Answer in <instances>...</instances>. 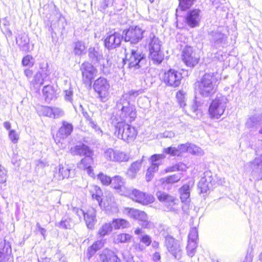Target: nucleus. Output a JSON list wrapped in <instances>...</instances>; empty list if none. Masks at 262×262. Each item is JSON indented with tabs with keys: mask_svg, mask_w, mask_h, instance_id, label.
<instances>
[{
	"mask_svg": "<svg viewBox=\"0 0 262 262\" xmlns=\"http://www.w3.org/2000/svg\"><path fill=\"white\" fill-rule=\"evenodd\" d=\"M139 95L138 91L130 90L123 94L117 102L116 105L117 115L119 116V117H117V119L119 121L125 122L126 120L132 122L135 120L137 116L136 107L130 102L134 100Z\"/></svg>",
	"mask_w": 262,
	"mask_h": 262,
	"instance_id": "1",
	"label": "nucleus"
},
{
	"mask_svg": "<svg viewBox=\"0 0 262 262\" xmlns=\"http://www.w3.org/2000/svg\"><path fill=\"white\" fill-rule=\"evenodd\" d=\"M112 124L115 127V135L119 138L127 142H133L137 135L136 129L123 121H119L117 117L113 115L111 118Z\"/></svg>",
	"mask_w": 262,
	"mask_h": 262,
	"instance_id": "2",
	"label": "nucleus"
},
{
	"mask_svg": "<svg viewBox=\"0 0 262 262\" xmlns=\"http://www.w3.org/2000/svg\"><path fill=\"white\" fill-rule=\"evenodd\" d=\"M221 78L214 73L205 74L198 82V89L203 96L209 97L215 93Z\"/></svg>",
	"mask_w": 262,
	"mask_h": 262,
	"instance_id": "3",
	"label": "nucleus"
},
{
	"mask_svg": "<svg viewBox=\"0 0 262 262\" xmlns=\"http://www.w3.org/2000/svg\"><path fill=\"white\" fill-rule=\"evenodd\" d=\"M124 64L133 71L141 68L146 62L144 55L140 51L132 49L130 53L126 54L125 60H123Z\"/></svg>",
	"mask_w": 262,
	"mask_h": 262,
	"instance_id": "4",
	"label": "nucleus"
},
{
	"mask_svg": "<svg viewBox=\"0 0 262 262\" xmlns=\"http://www.w3.org/2000/svg\"><path fill=\"white\" fill-rule=\"evenodd\" d=\"M227 103L228 99L224 96H217L212 100L208 109L210 118L219 119L224 114Z\"/></svg>",
	"mask_w": 262,
	"mask_h": 262,
	"instance_id": "5",
	"label": "nucleus"
},
{
	"mask_svg": "<svg viewBox=\"0 0 262 262\" xmlns=\"http://www.w3.org/2000/svg\"><path fill=\"white\" fill-rule=\"evenodd\" d=\"M123 213L130 217L138 220L139 224L144 228L150 229L154 227V223L148 220L147 214L144 211L131 208H125L123 209Z\"/></svg>",
	"mask_w": 262,
	"mask_h": 262,
	"instance_id": "6",
	"label": "nucleus"
},
{
	"mask_svg": "<svg viewBox=\"0 0 262 262\" xmlns=\"http://www.w3.org/2000/svg\"><path fill=\"white\" fill-rule=\"evenodd\" d=\"M89 57L94 64L98 63L100 66V69L104 73H108V68L111 63L109 60L103 58L102 52L98 48H90L89 49Z\"/></svg>",
	"mask_w": 262,
	"mask_h": 262,
	"instance_id": "7",
	"label": "nucleus"
},
{
	"mask_svg": "<svg viewBox=\"0 0 262 262\" xmlns=\"http://www.w3.org/2000/svg\"><path fill=\"white\" fill-rule=\"evenodd\" d=\"M156 196L158 200L163 203L167 211L177 212L179 201L176 197L162 191H158Z\"/></svg>",
	"mask_w": 262,
	"mask_h": 262,
	"instance_id": "8",
	"label": "nucleus"
},
{
	"mask_svg": "<svg viewBox=\"0 0 262 262\" xmlns=\"http://www.w3.org/2000/svg\"><path fill=\"white\" fill-rule=\"evenodd\" d=\"M121 195L128 196L133 200L143 205H147L154 201V198L152 195L146 194L136 189L132 191L127 189L123 192H121Z\"/></svg>",
	"mask_w": 262,
	"mask_h": 262,
	"instance_id": "9",
	"label": "nucleus"
},
{
	"mask_svg": "<svg viewBox=\"0 0 262 262\" xmlns=\"http://www.w3.org/2000/svg\"><path fill=\"white\" fill-rule=\"evenodd\" d=\"M110 87V85L107 79L103 77L96 79L93 85L94 90L102 102L106 101L108 98Z\"/></svg>",
	"mask_w": 262,
	"mask_h": 262,
	"instance_id": "10",
	"label": "nucleus"
},
{
	"mask_svg": "<svg viewBox=\"0 0 262 262\" xmlns=\"http://www.w3.org/2000/svg\"><path fill=\"white\" fill-rule=\"evenodd\" d=\"M104 156L107 161L118 163L127 162L130 159L129 153L119 150H115L112 148L105 150Z\"/></svg>",
	"mask_w": 262,
	"mask_h": 262,
	"instance_id": "11",
	"label": "nucleus"
},
{
	"mask_svg": "<svg viewBox=\"0 0 262 262\" xmlns=\"http://www.w3.org/2000/svg\"><path fill=\"white\" fill-rule=\"evenodd\" d=\"M145 32L139 26L130 27L127 30L123 31V33L125 32L124 40L132 44H136L142 39Z\"/></svg>",
	"mask_w": 262,
	"mask_h": 262,
	"instance_id": "12",
	"label": "nucleus"
},
{
	"mask_svg": "<svg viewBox=\"0 0 262 262\" xmlns=\"http://www.w3.org/2000/svg\"><path fill=\"white\" fill-rule=\"evenodd\" d=\"M80 70L82 73V80L83 83L91 85L97 72L96 69L91 63L84 62L81 65Z\"/></svg>",
	"mask_w": 262,
	"mask_h": 262,
	"instance_id": "13",
	"label": "nucleus"
},
{
	"mask_svg": "<svg viewBox=\"0 0 262 262\" xmlns=\"http://www.w3.org/2000/svg\"><path fill=\"white\" fill-rule=\"evenodd\" d=\"M182 60L187 66L194 67L198 63L199 57L191 47L186 46L183 50Z\"/></svg>",
	"mask_w": 262,
	"mask_h": 262,
	"instance_id": "14",
	"label": "nucleus"
},
{
	"mask_svg": "<svg viewBox=\"0 0 262 262\" xmlns=\"http://www.w3.org/2000/svg\"><path fill=\"white\" fill-rule=\"evenodd\" d=\"M50 74V71L49 69L48 62L45 61L39 62L37 71L34 76V83L39 84V85L42 84L45 79L49 76Z\"/></svg>",
	"mask_w": 262,
	"mask_h": 262,
	"instance_id": "15",
	"label": "nucleus"
},
{
	"mask_svg": "<svg viewBox=\"0 0 262 262\" xmlns=\"http://www.w3.org/2000/svg\"><path fill=\"white\" fill-rule=\"evenodd\" d=\"M182 74L173 69H169L164 74V81L168 85L176 88L181 84Z\"/></svg>",
	"mask_w": 262,
	"mask_h": 262,
	"instance_id": "16",
	"label": "nucleus"
},
{
	"mask_svg": "<svg viewBox=\"0 0 262 262\" xmlns=\"http://www.w3.org/2000/svg\"><path fill=\"white\" fill-rule=\"evenodd\" d=\"M165 245L168 251L178 259L181 258L182 251L180 244L175 239L170 237L167 236L165 238Z\"/></svg>",
	"mask_w": 262,
	"mask_h": 262,
	"instance_id": "17",
	"label": "nucleus"
},
{
	"mask_svg": "<svg viewBox=\"0 0 262 262\" xmlns=\"http://www.w3.org/2000/svg\"><path fill=\"white\" fill-rule=\"evenodd\" d=\"M123 37V34L118 32L107 34L104 40L105 47L108 50L116 48L120 45Z\"/></svg>",
	"mask_w": 262,
	"mask_h": 262,
	"instance_id": "18",
	"label": "nucleus"
},
{
	"mask_svg": "<svg viewBox=\"0 0 262 262\" xmlns=\"http://www.w3.org/2000/svg\"><path fill=\"white\" fill-rule=\"evenodd\" d=\"M201 11L199 9H195L188 12L185 16V21L189 27L195 28L199 25L201 16Z\"/></svg>",
	"mask_w": 262,
	"mask_h": 262,
	"instance_id": "19",
	"label": "nucleus"
},
{
	"mask_svg": "<svg viewBox=\"0 0 262 262\" xmlns=\"http://www.w3.org/2000/svg\"><path fill=\"white\" fill-rule=\"evenodd\" d=\"M73 131V125L66 121H62L61 125L56 134V140L59 142L69 137Z\"/></svg>",
	"mask_w": 262,
	"mask_h": 262,
	"instance_id": "20",
	"label": "nucleus"
},
{
	"mask_svg": "<svg viewBox=\"0 0 262 262\" xmlns=\"http://www.w3.org/2000/svg\"><path fill=\"white\" fill-rule=\"evenodd\" d=\"M250 164L255 181L262 180V155L256 158Z\"/></svg>",
	"mask_w": 262,
	"mask_h": 262,
	"instance_id": "21",
	"label": "nucleus"
},
{
	"mask_svg": "<svg viewBox=\"0 0 262 262\" xmlns=\"http://www.w3.org/2000/svg\"><path fill=\"white\" fill-rule=\"evenodd\" d=\"M71 169L67 165H59L54 171L53 177L55 181H59L68 178Z\"/></svg>",
	"mask_w": 262,
	"mask_h": 262,
	"instance_id": "22",
	"label": "nucleus"
},
{
	"mask_svg": "<svg viewBox=\"0 0 262 262\" xmlns=\"http://www.w3.org/2000/svg\"><path fill=\"white\" fill-rule=\"evenodd\" d=\"M99 262H121L117 253L108 249H105L100 255Z\"/></svg>",
	"mask_w": 262,
	"mask_h": 262,
	"instance_id": "23",
	"label": "nucleus"
},
{
	"mask_svg": "<svg viewBox=\"0 0 262 262\" xmlns=\"http://www.w3.org/2000/svg\"><path fill=\"white\" fill-rule=\"evenodd\" d=\"M71 152L73 155L80 156H92L93 151L87 145L82 144L76 145L71 148Z\"/></svg>",
	"mask_w": 262,
	"mask_h": 262,
	"instance_id": "24",
	"label": "nucleus"
},
{
	"mask_svg": "<svg viewBox=\"0 0 262 262\" xmlns=\"http://www.w3.org/2000/svg\"><path fill=\"white\" fill-rule=\"evenodd\" d=\"M16 44L19 49L25 52H29L30 49L29 39L25 33H21L16 38Z\"/></svg>",
	"mask_w": 262,
	"mask_h": 262,
	"instance_id": "25",
	"label": "nucleus"
},
{
	"mask_svg": "<svg viewBox=\"0 0 262 262\" xmlns=\"http://www.w3.org/2000/svg\"><path fill=\"white\" fill-rule=\"evenodd\" d=\"M147 43L149 52L161 50V41L153 33L150 34L148 38L147 39Z\"/></svg>",
	"mask_w": 262,
	"mask_h": 262,
	"instance_id": "26",
	"label": "nucleus"
},
{
	"mask_svg": "<svg viewBox=\"0 0 262 262\" xmlns=\"http://www.w3.org/2000/svg\"><path fill=\"white\" fill-rule=\"evenodd\" d=\"M142 160H137L134 162L128 168L126 171L127 177L130 179L136 178L137 173L140 170Z\"/></svg>",
	"mask_w": 262,
	"mask_h": 262,
	"instance_id": "27",
	"label": "nucleus"
},
{
	"mask_svg": "<svg viewBox=\"0 0 262 262\" xmlns=\"http://www.w3.org/2000/svg\"><path fill=\"white\" fill-rule=\"evenodd\" d=\"M124 180L120 176H116L112 178L111 184L114 189H116L121 195V192L127 189L124 186Z\"/></svg>",
	"mask_w": 262,
	"mask_h": 262,
	"instance_id": "28",
	"label": "nucleus"
},
{
	"mask_svg": "<svg viewBox=\"0 0 262 262\" xmlns=\"http://www.w3.org/2000/svg\"><path fill=\"white\" fill-rule=\"evenodd\" d=\"M84 219L88 228L93 229L96 222L95 209L92 208L88 210L84 215Z\"/></svg>",
	"mask_w": 262,
	"mask_h": 262,
	"instance_id": "29",
	"label": "nucleus"
},
{
	"mask_svg": "<svg viewBox=\"0 0 262 262\" xmlns=\"http://www.w3.org/2000/svg\"><path fill=\"white\" fill-rule=\"evenodd\" d=\"M106 243V239L101 238L96 241L92 246L89 247L87 250V255L90 258L93 256L96 252L101 249Z\"/></svg>",
	"mask_w": 262,
	"mask_h": 262,
	"instance_id": "30",
	"label": "nucleus"
},
{
	"mask_svg": "<svg viewBox=\"0 0 262 262\" xmlns=\"http://www.w3.org/2000/svg\"><path fill=\"white\" fill-rule=\"evenodd\" d=\"M210 40L215 44H225L227 40V36L223 33L219 31H212L210 33Z\"/></svg>",
	"mask_w": 262,
	"mask_h": 262,
	"instance_id": "31",
	"label": "nucleus"
},
{
	"mask_svg": "<svg viewBox=\"0 0 262 262\" xmlns=\"http://www.w3.org/2000/svg\"><path fill=\"white\" fill-rule=\"evenodd\" d=\"M261 124H262V113L249 117L246 123V126L249 128L256 127Z\"/></svg>",
	"mask_w": 262,
	"mask_h": 262,
	"instance_id": "32",
	"label": "nucleus"
},
{
	"mask_svg": "<svg viewBox=\"0 0 262 262\" xmlns=\"http://www.w3.org/2000/svg\"><path fill=\"white\" fill-rule=\"evenodd\" d=\"M164 54L161 50L149 52V59L153 61L154 64L161 63L164 59Z\"/></svg>",
	"mask_w": 262,
	"mask_h": 262,
	"instance_id": "33",
	"label": "nucleus"
},
{
	"mask_svg": "<svg viewBox=\"0 0 262 262\" xmlns=\"http://www.w3.org/2000/svg\"><path fill=\"white\" fill-rule=\"evenodd\" d=\"M42 93L45 97L46 101H50L55 97V92L52 86L47 85L45 86L42 89Z\"/></svg>",
	"mask_w": 262,
	"mask_h": 262,
	"instance_id": "34",
	"label": "nucleus"
},
{
	"mask_svg": "<svg viewBox=\"0 0 262 262\" xmlns=\"http://www.w3.org/2000/svg\"><path fill=\"white\" fill-rule=\"evenodd\" d=\"M112 229L113 225L111 223H105L99 228L97 234L100 237H104L108 235L112 232Z\"/></svg>",
	"mask_w": 262,
	"mask_h": 262,
	"instance_id": "35",
	"label": "nucleus"
},
{
	"mask_svg": "<svg viewBox=\"0 0 262 262\" xmlns=\"http://www.w3.org/2000/svg\"><path fill=\"white\" fill-rule=\"evenodd\" d=\"M86 47L85 43L81 41H77L74 44L73 52L75 55L81 56L85 53Z\"/></svg>",
	"mask_w": 262,
	"mask_h": 262,
	"instance_id": "36",
	"label": "nucleus"
},
{
	"mask_svg": "<svg viewBox=\"0 0 262 262\" xmlns=\"http://www.w3.org/2000/svg\"><path fill=\"white\" fill-rule=\"evenodd\" d=\"M111 224L115 229H123L127 228L129 226V223L126 220L122 219H117L113 220Z\"/></svg>",
	"mask_w": 262,
	"mask_h": 262,
	"instance_id": "37",
	"label": "nucleus"
},
{
	"mask_svg": "<svg viewBox=\"0 0 262 262\" xmlns=\"http://www.w3.org/2000/svg\"><path fill=\"white\" fill-rule=\"evenodd\" d=\"M162 155H154L151 157V166L148 168V170L152 172H156L158 170L159 165H160L158 162L159 160L162 158Z\"/></svg>",
	"mask_w": 262,
	"mask_h": 262,
	"instance_id": "38",
	"label": "nucleus"
},
{
	"mask_svg": "<svg viewBox=\"0 0 262 262\" xmlns=\"http://www.w3.org/2000/svg\"><path fill=\"white\" fill-rule=\"evenodd\" d=\"M195 1V0H179V7L176 9L177 13L179 11H185L190 8Z\"/></svg>",
	"mask_w": 262,
	"mask_h": 262,
	"instance_id": "39",
	"label": "nucleus"
},
{
	"mask_svg": "<svg viewBox=\"0 0 262 262\" xmlns=\"http://www.w3.org/2000/svg\"><path fill=\"white\" fill-rule=\"evenodd\" d=\"M11 252V248L9 245H6L3 249L0 251V262H5L9 259V255Z\"/></svg>",
	"mask_w": 262,
	"mask_h": 262,
	"instance_id": "40",
	"label": "nucleus"
},
{
	"mask_svg": "<svg viewBox=\"0 0 262 262\" xmlns=\"http://www.w3.org/2000/svg\"><path fill=\"white\" fill-rule=\"evenodd\" d=\"M211 185L210 180L208 181L205 177L202 178L198 184V187L200 189L201 193H206Z\"/></svg>",
	"mask_w": 262,
	"mask_h": 262,
	"instance_id": "41",
	"label": "nucleus"
},
{
	"mask_svg": "<svg viewBox=\"0 0 262 262\" xmlns=\"http://www.w3.org/2000/svg\"><path fill=\"white\" fill-rule=\"evenodd\" d=\"M182 178V174L180 173L172 174L163 179V183L169 184L178 182Z\"/></svg>",
	"mask_w": 262,
	"mask_h": 262,
	"instance_id": "42",
	"label": "nucleus"
},
{
	"mask_svg": "<svg viewBox=\"0 0 262 262\" xmlns=\"http://www.w3.org/2000/svg\"><path fill=\"white\" fill-rule=\"evenodd\" d=\"M131 237L132 236L129 234L121 233L116 236L114 241L116 244L126 243L130 239Z\"/></svg>",
	"mask_w": 262,
	"mask_h": 262,
	"instance_id": "43",
	"label": "nucleus"
},
{
	"mask_svg": "<svg viewBox=\"0 0 262 262\" xmlns=\"http://www.w3.org/2000/svg\"><path fill=\"white\" fill-rule=\"evenodd\" d=\"M92 156H86L83 158L80 162L79 166L83 169L91 167L92 164L93 163V159L92 157Z\"/></svg>",
	"mask_w": 262,
	"mask_h": 262,
	"instance_id": "44",
	"label": "nucleus"
},
{
	"mask_svg": "<svg viewBox=\"0 0 262 262\" xmlns=\"http://www.w3.org/2000/svg\"><path fill=\"white\" fill-rule=\"evenodd\" d=\"M196 246L197 244L196 242L188 241V245L186 248L187 251V254L190 257H193L194 255Z\"/></svg>",
	"mask_w": 262,
	"mask_h": 262,
	"instance_id": "45",
	"label": "nucleus"
},
{
	"mask_svg": "<svg viewBox=\"0 0 262 262\" xmlns=\"http://www.w3.org/2000/svg\"><path fill=\"white\" fill-rule=\"evenodd\" d=\"M98 179H99L101 183L104 185H108L111 184L112 178L102 173H100L98 175Z\"/></svg>",
	"mask_w": 262,
	"mask_h": 262,
	"instance_id": "46",
	"label": "nucleus"
},
{
	"mask_svg": "<svg viewBox=\"0 0 262 262\" xmlns=\"http://www.w3.org/2000/svg\"><path fill=\"white\" fill-rule=\"evenodd\" d=\"M176 97L180 107H184L186 105L184 92L183 91H179L177 94Z\"/></svg>",
	"mask_w": 262,
	"mask_h": 262,
	"instance_id": "47",
	"label": "nucleus"
},
{
	"mask_svg": "<svg viewBox=\"0 0 262 262\" xmlns=\"http://www.w3.org/2000/svg\"><path fill=\"white\" fill-rule=\"evenodd\" d=\"M163 152L171 156H180L177 147H168L163 149Z\"/></svg>",
	"mask_w": 262,
	"mask_h": 262,
	"instance_id": "48",
	"label": "nucleus"
},
{
	"mask_svg": "<svg viewBox=\"0 0 262 262\" xmlns=\"http://www.w3.org/2000/svg\"><path fill=\"white\" fill-rule=\"evenodd\" d=\"M21 63L24 66L32 67L34 63V58L31 55H27L23 58Z\"/></svg>",
	"mask_w": 262,
	"mask_h": 262,
	"instance_id": "49",
	"label": "nucleus"
},
{
	"mask_svg": "<svg viewBox=\"0 0 262 262\" xmlns=\"http://www.w3.org/2000/svg\"><path fill=\"white\" fill-rule=\"evenodd\" d=\"M198 237V231L196 228H192L191 229L188 234V241L196 242Z\"/></svg>",
	"mask_w": 262,
	"mask_h": 262,
	"instance_id": "50",
	"label": "nucleus"
},
{
	"mask_svg": "<svg viewBox=\"0 0 262 262\" xmlns=\"http://www.w3.org/2000/svg\"><path fill=\"white\" fill-rule=\"evenodd\" d=\"M52 117L53 118H58L61 117L64 115L63 111L58 107H52Z\"/></svg>",
	"mask_w": 262,
	"mask_h": 262,
	"instance_id": "51",
	"label": "nucleus"
},
{
	"mask_svg": "<svg viewBox=\"0 0 262 262\" xmlns=\"http://www.w3.org/2000/svg\"><path fill=\"white\" fill-rule=\"evenodd\" d=\"M83 115L86 118L88 124L90 126L95 129L96 130H97V129H99V128L98 127L97 124L96 123L95 121L92 117L89 116L86 113L84 114Z\"/></svg>",
	"mask_w": 262,
	"mask_h": 262,
	"instance_id": "52",
	"label": "nucleus"
},
{
	"mask_svg": "<svg viewBox=\"0 0 262 262\" xmlns=\"http://www.w3.org/2000/svg\"><path fill=\"white\" fill-rule=\"evenodd\" d=\"M190 144L188 143L179 145L177 147L178 151L180 152V156L187 151L191 152V150H190Z\"/></svg>",
	"mask_w": 262,
	"mask_h": 262,
	"instance_id": "53",
	"label": "nucleus"
},
{
	"mask_svg": "<svg viewBox=\"0 0 262 262\" xmlns=\"http://www.w3.org/2000/svg\"><path fill=\"white\" fill-rule=\"evenodd\" d=\"M41 111L42 114L50 118L52 117V107L50 106H41Z\"/></svg>",
	"mask_w": 262,
	"mask_h": 262,
	"instance_id": "54",
	"label": "nucleus"
},
{
	"mask_svg": "<svg viewBox=\"0 0 262 262\" xmlns=\"http://www.w3.org/2000/svg\"><path fill=\"white\" fill-rule=\"evenodd\" d=\"M9 137L13 143H16L19 139L18 134L13 129L10 130Z\"/></svg>",
	"mask_w": 262,
	"mask_h": 262,
	"instance_id": "55",
	"label": "nucleus"
},
{
	"mask_svg": "<svg viewBox=\"0 0 262 262\" xmlns=\"http://www.w3.org/2000/svg\"><path fill=\"white\" fill-rule=\"evenodd\" d=\"M190 150H191L190 152L196 155H202L203 153L202 150L200 147L193 144H190Z\"/></svg>",
	"mask_w": 262,
	"mask_h": 262,
	"instance_id": "56",
	"label": "nucleus"
},
{
	"mask_svg": "<svg viewBox=\"0 0 262 262\" xmlns=\"http://www.w3.org/2000/svg\"><path fill=\"white\" fill-rule=\"evenodd\" d=\"M140 241L141 242L144 244L146 246H149L152 242L151 237L148 235L141 236L140 238Z\"/></svg>",
	"mask_w": 262,
	"mask_h": 262,
	"instance_id": "57",
	"label": "nucleus"
},
{
	"mask_svg": "<svg viewBox=\"0 0 262 262\" xmlns=\"http://www.w3.org/2000/svg\"><path fill=\"white\" fill-rule=\"evenodd\" d=\"M64 98L66 101L72 102V97H73V91L71 88L69 90L64 91Z\"/></svg>",
	"mask_w": 262,
	"mask_h": 262,
	"instance_id": "58",
	"label": "nucleus"
},
{
	"mask_svg": "<svg viewBox=\"0 0 262 262\" xmlns=\"http://www.w3.org/2000/svg\"><path fill=\"white\" fill-rule=\"evenodd\" d=\"M93 199H95L97 201L99 205H101V203L102 202V199L101 198V191L99 188L96 190V193H93L92 195Z\"/></svg>",
	"mask_w": 262,
	"mask_h": 262,
	"instance_id": "59",
	"label": "nucleus"
},
{
	"mask_svg": "<svg viewBox=\"0 0 262 262\" xmlns=\"http://www.w3.org/2000/svg\"><path fill=\"white\" fill-rule=\"evenodd\" d=\"M113 1L114 0H102L100 5V10L102 11L105 10L107 7L113 4Z\"/></svg>",
	"mask_w": 262,
	"mask_h": 262,
	"instance_id": "60",
	"label": "nucleus"
},
{
	"mask_svg": "<svg viewBox=\"0 0 262 262\" xmlns=\"http://www.w3.org/2000/svg\"><path fill=\"white\" fill-rule=\"evenodd\" d=\"M59 226L63 229H70L71 227V225L69 220L64 219L61 221Z\"/></svg>",
	"mask_w": 262,
	"mask_h": 262,
	"instance_id": "61",
	"label": "nucleus"
},
{
	"mask_svg": "<svg viewBox=\"0 0 262 262\" xmlns=\"http://www.w3.org/2000/svg\"><path fill=\"white\" fill-rule=\"evenodd\" d=\"M183 165L181 164H178L175 165L170 166L166 169V171L167 172H173V171L180 170L183 169V168L181 167Z\"/></svg>",
	"mask_w": 262,
	"mask_h": 262,
	"instance_id": "62",
	"label": "nucleus"
},
{
	"mask_svg": "<svg viewBox=\"0 0 262 262\" xmlns=\"http://www.w3.org/2000/svg\"><path fill=\"white\" fill-rule=\"evenodd\" d=\"M190 187L189 185L185 184L179 189L180 194L190 193Z\"/></svg>",
	"mask_w": 262,
	"mask_h": 262,
	"instance_id": "63",
	"label": "nucleus"
},
{
	"mask_svg": "<svg viewBox=\"0 0 262 262\" xmlns=\"http://www.w3.org/2000/svg\"><path fill=\"white\" fill-rule=\"evenodd\" d=\"M180 194V199L181 200V201L182 203L183 202H187L189 203L190 201V193H183V194Z\"/></svg>",
	"mask_w": 262,
	"mask_h": 262,
	"instance_id": "64",
	"label": "nucleus"
}]
</instances>
